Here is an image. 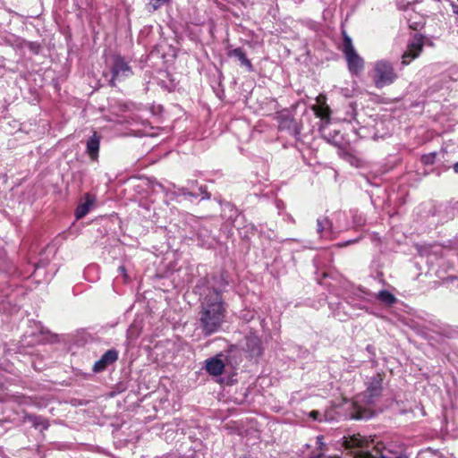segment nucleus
I'll return each instance as SVG.
<instances>
[{"instance_id":"nucleus-1","label":"nucleus","mask_w":458,"mask_h":458,"mask_svg":"<svg viewBox=\"0 0 458 458\" xmlns=\"http://www.w3.org/2000/svg\"><path fill=\"white\" fill-rule=\"evenodd\" d=\"M214 284L199 299L198 313L199 327L206 336L217 333L225 322L227 305L222 297V290L227 284L223 275L213 277Z\"/></svg>"},{"instance_id":"nucleus-2","label":"nucleus","mask_w":458,"mask_h":458,"mask_svg":"<svg viewBox=\"0 0 458 458\" xmlns=\"http://www.w3.org/2000/svg\"><path fill=\"white\" fill-rule=\"evenodd\" d=\"M346 448L359 450L355 453L357 458H402V456L389 449H386L382 444H374V440H369L365 437L358 434L345 438Z\"/></svg>"},{"instance_id":"nucleus-3","label":"nucleus","mask_w":458,"mask_h":458,"mask_svg":"<svg viewBox=\"0 0 458 458\" xmlns=\"http://www.w3.org/2000/svg\"><path fill=\"white\" fill-rule=\"evenodd\" d=\"M397 74L395 73L393 65L386 61L380 60L375 64L374 66V82L377 88H384L388 86L396 80Z\"/></svg>"},{"instance_id":"nucleus-4","label":"nucleus","mask_w":458,"mask_h":458,"mask_svg":"<svg viewBox=\"0 0 458 458\" xmlns=\"http://www.w3.org/2000/svg\"><path fill=\"white\" fill-rule=\"evenodd\" d=\"M343 52L345 55L350 72L352 74L360 72L364 66L363 59L357 54L351 38L345 33L344 36Z\"/></svg>"},{"instance_id":"nucleus-5","label":"nucleus","mask_w":458,"mask_h":458,"mask_svg":"<svg viewBox=\"0 0 458 458\" xmlns=\"http://www.w3.org/2000/svg\"><path fill=\"white\" fill-rule=\"evenodd\" d=\"M349 404V416L355 420H369L376 411L374 403H347Z\"/></svg>"},{"instance_id":"nucleus-6","label":"nucleus","mask_w":458,"mask_h":458,"mask_svg":"<svg viewBox=\"0 0 458 458\" xmlns=\"http://www.w3.org/2000/svg\"><path fill=\"white\" fill-rule=\"evenodd\" d=\"M131 74V67L127 63L123 61L121 57H117L114 60L113 68H112V79L110 83L112 86H114L115 81H123Z\"/></svg>"},{"instance_id":"nucleus-7","label":"nucleus","mask_w":458,"mask_h":458,"mask_svg":"<svg viewBox=\"0 0 458 458\" xmlns=\"http://www.w3.org/2000/svg\"><path fill=\"white\" fill-rule=\"evenodd\" d=\"M224 354L219 353L214 357L208 358L205 360L204 369L212 377L221 376L225 370Z\"/></svg>"},{"instance_id":"nucleus-8","label":"nucleus","mask_w":458,"mask_h":458,"mask_svg":"<svg viewBox=\"0 0 458 458\" xmlns=\"http://www.w3.org/2000/svg\"><path fill=\"white\" fill-rule=\"evenodd\" d=\"M422 49V40L420 38H414L408 44L406 51L402 55V64H409L412 60L420 55Z\"/></svg>"},{"instance_id":"nucleus-9","label":"nucleus","mask_w":458,"mask_h":458,"mask_svg":"<svg viewBox=\"0 0 458 458\" xmlns=\"http://www.w3.org/2000/svg\"><path fill=\"white\" fill-rule=\"evenodd\" d=\"M118 359V352L114 349L106 351L101 358L97 360L93 366L94 372H101L105 370L109 365L114 363Z\"/></svg>"},{"instance_id":"nucleus-10","label":"nucleus","mask_w":458,"mask_h":458,"mask_svg":"<svg viewBox=\"0 0 458 458\" xmlns=\"http://www.w3.org/2000/svg\"><path fill=\"white\" fill-rule=\"evenodd\" d=\"M318 105L312 106V110L314 111L317 117L320 118L321 124L319 127L320 131H323L326 126L330 123V115L331 110L328 106L325 103H321L320 97L317 98Z\"/></svg>"},{"instance_id":"nucleus-11","label":"nucleus","mask_w":458,"mask_h":458,"mask_svg":"<svg viewBox=\"0 0 458 458\" xmlns=\"http://www.w3.org/2000/svg\"><path fill=\"white\" fill-rule=\"evenodd\" d=\"M384 377L381 374H377L371 377L366 383L367 388L365 395L369 398L378 397L382 392Z\"/></svg>"},{"instance_id":"nucleus-12","label":"nucleus","mask_w":458,"mask_h":458,"mask_svg":"<svg viewBox=\"0 0 458 458\" xmlns=\"http://www.w3.org/2000/svg\"><path fill=\"white\" fill-rule=\"evenodd\" d=\"M245 348L251 358H259L263 352L260 339L253 334L246 336Z\"/></svg>"},{"instance_id":"nucleus-13","label":"nucleus","mask_w":458,"mask_h":458,"mask_svg":"<svg viewBox=\"0 0 458 458\" xmlns=\"http://www.w3.org/2000/svg\"><path fill=\"white\" fill-rule=\"evenodd\" d=\"M443 417L447 424L453 423L455 428H458V403H446L444 404Z\"/></svg>"},{"instance_id":"nucleus-14","label":"nucleus","mask_w":458,"mask_h":458,"mask_svg":"<svg viewBox=\"0 0 458 458\" xmlns=\"http://www.w3.org/2000/svg\"><path fill=\"white\" fill-rule=\"evenodd\" d=\"M317 231L322 237L331 238L333 234L332 223L327 217H320L317 220Z\"/></svg>"},{"instance_id":"nucleus-15","label":"nucleus","mask_w":458,"mask_h":458,"mask_svg":"<svg viewBox=\"0 0 458 458\" xmlns=\"http://www.w3.org/2000/svg\"><path fill=\"white\" fill-rule=\"evenodd\" d=\"M100 144V136L94 132L87 140V152L92 159H96L98 156Z\"/></svg>"},{"instance_id":"nucleus-16","label":"nucleus","mask_w":458,"mask_h":458,"mask_svg":"<svg viewBox=\"0 0 458 458\" xmlns=\"http://www.w3.org/2000/svg\"><path fill=\"white\" fill-rule=\"evenodd\" d=\"M95 198L90 194H86L85 201L79 205L75 210V216L77 219H81L84 217L89 211L90 208L94 204Z\"/></svg>"},{"instance_id":"nucleus-17","label":"nucleus","mask_w":458,"mask_h":458,"mask_svg":"<svg viewBox=\"0 0 458 458\" xmlns=\"http://www.w3.org/2000/svg\"><path fill=\"white\" fill-rule=\"evenodd\" d=\"M229 56L235 57L239 60L241 65H243L247 68L249 72L253 71V66L251 64V62L247 58L245 53L242 51V48L237 47L233 49L229 52Z\"/></svg>"},{"instance_id":"nucleus-18","label":"nucleus","mask_w":458,"mask_h":458,"mask_svg":"<svg viewBox=\"0 0 458 458\" xmlns=\"http://www.w3.org/2000/svg\"><path fill=\"white\" fill-rule=\"evenodd\" d=\"M24 421L30 422L36 429H39L40 431L45 430L49 427L47 420L36 415H26L24 417Z\"/></svg>"},{"instance_id":"nucleus-19","label":"nucleus","mask_w":458,"mask_h":458,"mask_svg":"<svg viewBox=\"0 0 458 458\" xmlns=\"http://www.w3.org/2000/svg\"><path fill=\"white\" fill-rule=\"evenodd\" d=\"M279 126L281 129L287 128L288 130H291L292 133L294 135H297L300 133V129L298 128L296 122L291 117L281 116V121H280Z\"/></svg>"},{"instance_id":"nucleus-20","label":"nucleus","mask_w":458,"mask_h":458,"mask_svg":"<svg viewBox=\"0 0 458 458\" xmlns=\"http://www.w3.org/2000/svg\"><path fill=\"white\" fill-rule=\"evenodd\" d=\"M377 299L386 305H392L397 301L395 296L386 290L379 291Z\"/></svg>"},{"instance_id":"nucleus-21","label":"nucleus","mask_w":458,"mask_h":458,"mask_svg":"<svg viewBox=\"0 0 458 458\" xmlns=\"http://www.w3.org/2000/svg\"><path fill=\"white\" fill-rule=\"evenodd\" d=\"M437 156V152H430L428 154H425L421 157V162L424 165H433L436 162Z\"/></svg>"},{"instance_id":"nucleus-22","label":"nucleus","mask_w":458,"mask_h":458,"mask_svg":"<svg viewBox=\"0 0 458 458\" xmlns=\"http://www.w3.org/2000/svg\"><path fill=\"white\" fill-rule=\"evenodd\" d=\"M178 191H179L180 195H183V196H191V197H194V198H197L199 196V194H197V193L188 191V190L184 187L180 188L178 190Z\"/></svg>"},{"instance_id":"nucleus-23","label":"nucleus","mask_w":458,"mask_h":458,"mask_svg":"<svg viewBox=\"0 0 458 458\" xmlns=\"http://www.w3.org/2000/svg\"><path fill=\"white\" fill-rule=\"evenodd\" d=\"M199 192H200V195H201V199H210V193H208L206 190V187H203V186H200L199 188Z\"/></svg>"},{"instance_id":"nucleus-24","label":"nucleus","mask_w":458,"mask_h":458,"mask_svg":"<svg viewBox=\"0 0 458 458\" xmlns=\"http://www.w3.org/2000/svg\"><path fill=\"white\" fill-rule=\"evenodd\" d=\"M118 271L124 276V278L127 277L126 270H125V267L123 266H120L118 267Z\"/></svg>"},{"instance_id":"nucleus-25","label":"nucleus","mask_w":458,"mask_h":458,"mask_svg":"<svg viewBox=\"0 0 458 458\" xmlns=\"http://www.w3.org/2000/svg\"><path fill=\"white\" fill-rule=\"evenodd\" d=\"M322 439H323V437L322 436H318L317 437V444L321 447L322 445H323V442H322Z\"/></svg>"},{"instance_id":"nucleus-26","label":"nucleus","mask_w":458,"mask_h":458,"mask_svg":"<svg viewBox=\"0 0 458 458\" xmlns=\"http://www.w3.org/2000/svg\"><path fill=\"white\" fill-rule=\"evenodd\" d=\"M318 411H312L310 412V416L314 419V420H317L318 419Z\"/></svg>"},{"instance_id":"nucleus-27","label":"nucleus","mask_w":458,"mask_h":458,"mask_svg":"<svg viewBox=\"0 0 458 458\" xmlns=\"http://www.w3.org/2000/svg\"><path fill=\"white\" fill-rule=\"evenodd\" d=\"M453 169H454V173L458 174V162L454 164Z\"/></svg>"},{"instance_id":"nucleus-28","label":"nucleus","mask_w":458,"mask_h":458,"mask_svg":"<svg viewBox=\"0 0 458 458\" xmlns=\"http://www.w3.org/2000/svg\"><path fill=\"white\" fill-rule=\"evenodd\" d=\"M453 11L454 13L458 14V5H453Z\"/></svg>"},{"instance_id":"nucleus-29","label":"nucleus","mask_w":458,"mask_h":458,"mask_svg":"<svg viewBox=\"0 0 458 458\" xmlns=\"http://www.w3.org/2000/svg\"><path fill=\"white\" fill-rule=\"evenodd\" d=\"M356 242L355 240H353V241H349V242H347L346 243H344V245H348V244L352 243V242Z\"/></svg>"}]
</instances>
